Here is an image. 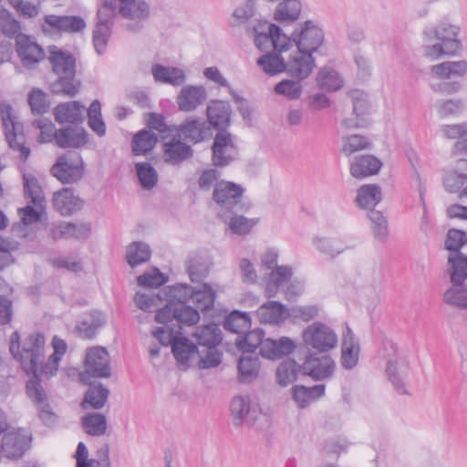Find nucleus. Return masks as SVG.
I'll return each mask as SVG.
<instances>
[{"label": "nucleus", "mask_w": 467, "mask_h": 467, "mask_svg": "<svg viewBox=\"0 0 467 467\" xmlns=\"http://www.w3.org/2000/svg\"><path fill=\"white\" fill-rule=\"evenodd\" d=\"M192 337L200 348L199 368L207 369L219 366L222 362V352L217 347L223 341L220 327L214 323L198 327Z\"/></svg>", "instance_id": "obj_1"}, {"label": "nucleus", "mask_w": 467, "mask_h": 467, "mask_svg": "<svg viewBox=\"0 0 467 467\" xmlns=\"http://www.w3.org/2000/svg\"><path fill=\"white\" fill-rule=\"evenodd\" d=\"M424 34L431 40H440L441 44L425 47V55L437 58L441 55H454L461 48V42L457 39L458 28L447 23H441L435 29H427Z\"/></svg>", "instance_id": "obj_2"}, {"label": "nucleus", "mask_w": 467, "mask_h": 467, "mask_svg": "<svg viewBox=\"0 0 467 467\" xmlns=\"http://www.w3.org/2000/svg\"><path fill=\"white\" fill-rule=\"evenodd\" d=\"M49 225L45 194L37 180L31 177V235L46 237Z\"/></svg>", "instance_id": "obj_3"}, {"label": "nucleus", "mask_w": 467, "mask_h": 467, "mask_svg": "<svg viewBox=\"0 0 467 467\" xmlns=\"http://www.w3.org/2000/svg\"><path fill=\"white\" fill-rule=\"evenodd\" d=\"M0 114L9 146L18 150L21 158L26 160L29 155V149L25 146L26 138L23 133V127L16 119L15 109L7 102L2 101L0 103Z\"/></svg>", "instance_id": "obj_4"}, {"label": "nucleus", "mask_w": 467, "mask_h": 467, "mask_svg": "<svg viewBox=\"0 0 467 467\" xmlns=\"http://www.w3.org/2000/svg\"><path fill=\"white\" fill-rule=\"evenodd\" d=\"M304 343L320 353L327 352L337 345V336L327 325L314 322L303 331Z\"/></svg>", "instance_id": "obj_5"}, {"label": "nucleus", "mask_w": 467, "mask_h": 467, "mask_svg": "<svg viewBox=\"0 0 467 467\" xmlns=\"http://www.w3.org/2000/svg\"><path fill=\"white\" fill-rule=\"evenodd\" d=\"M21 27L11 13L6 9H0V30L8 36H16V53L21 59L23 67H29V36L19 34Z\"/></svg>", "instance_id": "obj_6"}, {"label": "nucleus", "mask_w": 467, "mask_h": 467, "mask_svg": "<svg viewBox=\"0 0 467 467\" xmlns=\"http://www.w3.org/2000/svg\"><path fill=\"white\" fill-rule=\"evenodd\" d=\"M117 9L118 14L127 20L126 30L133 33L143 28L144 22L150 14V5L144 0L125 1L123 4H118Z\"/></svg>", "instance_id": "obj_7"}, {"label": "nucleus", "mask_w": 467, "mask_h": 467, "mask_svg": "<svg viewBox=\"0 0 467 467\" xmlns=\"http://www.w3.org/2000/svg\"><path fill=\"white\" fill-rule=\"evenodd\" d=\"M31 402L34 405L36 418L47 427L52 428L58 421V415L49 403L47 384L33 385L31 381Z\"/></svg>", "instance_id": "obj_8"}, {"label": "nucleus", "mask_w": 467, "mask_h": 467, "mask_svg": "<svg viewBox=\"0 0 467 467\" xmlns=\"http://www.w3.org/2000/svg\"><path fill=\"white\" fill-rule=\"evenodd\" d=\"M244 188L233 182H217L213 192V200L223 210L232 211L242 202Z\"/></svg>", "instance_id": "obj_9"}, {"label": "nucleus", "mask_w": 467, "mask_h": 467, "mask_svg": "<svg viewBox=\"0 0 467 467\" xmlns=\"http://www.w3.org/2000/svg\"><path fill=\"white\" fill-rule=\"evenodd\" d=\"M293 41L296 48L312 55L323 44L324 33L311 20H307L301 26L298 32L294 31Z\"/></svg>", "instance_id": "obj_10"}, {"label": "nucleus", "mask_w": 467, "mask_h": 467, "mask_svg": "<svg viewBox=\"0 0 467 467\" xmlns=\"http://www.w3.org/2000/svg\"><path fill=\"white\" fill-rule=\"evenodd\" d=\"M391 348L394 353H396L397 346L391 345ZM410 369V361L405 355L395 354L394 358L389 359L387 363L386 372L389 379L399 394H409L406 389L405 379L409 376Z\"/></svg>", "instance_id": "obj_11"}, {"label": "nucleus", "mask_w": 467, "mask_h": 467, "mask_svg": "<svg viewBox=\"0 0 467 467\" xmlns=\"http://www.w3.org/2000/svg\"><path fill=\"white\" fill-rule=\"evenodd\" d=\"M300 368L304 375L314 380H326L334 375L336 364L329 356L318 357L317 354H309Z\"/></svg>", "instance_id": "obj_12"}, {"label": "nucleus", "mask_w": 467, "mask_h": 467, "mask_svg": "<svg viewBox=\"0 0 467 467\" xmlns=\"http://www.w3.org/2000/svg\"><path fill=\"white\" fill-rule=\"evenodd\" d=\"M85 372L94 378H109L111 368L109 355L103 347L88 349L85 359Z\"/></svg>", "instance_id": "obj_13"}, {"label": "nucleus", "mask_w": 467, "mask_h": 467, "mask_svg": "<svg viewBox=\"0 0 467 467\" xmlns=\"http://www.w3.org/2000/svg\"><path fill=\"white\" fill-rule=\"evenodd\" d=\"M175 134L184 141L196 144L208 140L212 133L206 123L199 118H188L178 126H173Z\"/></svg>", "instance_id": "obj_14"}, {"label": "nucleus", "mask_w": 467, "mask_h": 467, "mask_svg": "<svg viewBox=\"0 0 467 467\" xmlns=\"http://www.w3.org/2000/svg\"><path fill=\"white\" fill-rule=\"evenodd\" d=\"M285 63L286 73L299 80L308 78L316 67L313 56L296 47L285 57Z\"/></svg>", "instance_id": "obj_15"}, {"label": "nucleus", "mask_w": 467, "mask_h": 467, "mask_svg": "<svg viewBox=\"0 0 467 467\" xmlns=\"http://www.w3.org/2000/svg\"><path fill=\"white\" fill-rule=\"evenodd\" d=\"M207 99V90L202 85H186L182 88L176 97L180 111L192 112Z\"/></svg>", "instance_id": "obj_16"}, {"label": "nucleus", "mask_w": 467, "mask_h": 467, "mask_svg": "<svg viewBox=\"0 0 467 467\" xmlns=\"http://www.w3.org/2000/svg\"><path fill=\"white\" fill-rule=\"evenodd\" d=\"M51 174L64 184L73 183L83 176L82 163L74 162L67 155L57 158L50 169Z\"/></svg>", "instance_id": "obj_17"}, {"label": "nucleus", "mask_w": 467, "mask_h": 467, "mask_svg": "<svg viewBox=\"0 0 467 467\" xmlns=\"http://www.w3.org/2000/svg\"><path fill=\"white\" fill-rule=\"evenodd\" d=\"M52 204L62 216H70L83 208L84 201L75 195L71 189L63 188L53 193Z\"/></svg>", "instance_id": "obj_18"}, {"label": "nucleus", "mask_w": 467, "mask_h": 467, "mask_svg": "<svg viewBox=\"0 0 467 467\" xmlns=\"http://www.w3.org/2000/svg\"><path fill=\"white\" fill-rule=\"evenodd\" d=\"M209 123L220 131H225L230 126L232 108L229 102L220 99L211 100L206 108Z\"/></svg>", "instance_id": "obj_19"}, {"label": "nucleus", "mask_w": 467, "mask_h": 467, "mask_svg": "<svg viewBox=\"0 0 467 467\" xmlns=\"http://www.w3.org/2000/svg\"><path fill=\"white\" fill-rule=\"evenodd\" d=\"M234 149L230 133L225 131L218 132L213 143V163L217 167H224L233 161L231 152Z\"/></svg>", "instance_id": "obj_20"}, {"label": "nucleus", "mask_w": 467, "mask_h": 467, "mask_svg": "<svg viewBox=\"0 0 467 467\" xmlns=\"http://www.w3.org/2000/svg\"><path fill=\"white\" fill-rule=\"evenodd\" d=\"M44 21L52 30L59 33L76 34L86 28V22L79 16L47 15Z\"/></svg>", "instance_id": "obj_21"}, {"label": "nucleus", "mask_w": 467, "mask_h": 467, "mask_svg": "<svg viewBox=\"0 0 467 467\" xmlns=\"http://www.w3.org/2000/svg\"><path fill=\"white\" fill-rule=\"evenodd\" d=\"M176 134L163 144L164 161L171 164H179L193 155L192 148L182 141Z\"/></svg>", "instance_id": "obj_22"}, {"label": "nucleus", "mask_w": 467, "mask_h": 467, "mask_svg": "<svg viewBox=\"0 0 467 467\" xmlns=\"http://www.w3.org/2000/svg\"><path fill=\"white\" fill-rule=\"evenodd\" d=\"M85 107L80 102L73 100L59 103L54 109V116L57 122L60 124L70 123L81 124L84 119Z\"/></svg>", "instance_id": "obj_23"}, {"label": "nucleus", "mask_w": 467, "mask_h": 467, "mask_svg": "<svg viewBox=\"0 0 467 467\" xmlns=\"http://www.w3.org/2000/svg\"><path fill=\"white\" fill-rule=\"evenodd\" d=\"M88 141V133L79 125L67 126L58 130L57 146L59 148L78 149Z\"/></svg>", "instance_id": "obj_24"}, {"label": "nucleus", "mask_w": 467, "mask_h": 467, "mask_svg": "<svg viewBox=\"0 0 467 467\" xmlns=\"http://www.w3.org/2000/svg\"><path fill=\"white\" fill-rule=\"evenodd\" d=\"M255 314L261 323L278 325L290 317V309L278 301H267Z\"/></svg>", "instance_id": "obj_25"}, {"label": "nucleus", "mask_w": 467, "mask_h": 467, "mask_svg": "<svg viewBox=\"0 0 467 467\" xmlns=\"http://www.w3.org/2000/svg\"><path fill=\"white\" fill-rule=\"evenodd\" d=\"M48 51V60L56 75H76V58L72 54L58 49L57 46H50Z\"/></svg>", "instance_id": "obj_26"}, {"label": "nucleus", "mask_w": 467, "mask_h": 467, "mask_svg": "<svg viewBox=\"0 0 467 467\" xmlns=\"http://www.w3.org/2000/svg\"><path fill=\"white\" fill-rule=\"evenodd\" d=\"M33 356L35 355L31 349V381H33V385L36 382L44 385V379L48 380L57 374L59 361L50 356L47 361H42V358H36Z\"/></svg>", "instance_id": "obj_27"}, {"label": "nucleus", "mask_w": 467, "mask_h": 467, "mask_svg": "<svg viewBox=\"0 0 467 467\" xmlns=\"http://www.w3.org/2000/svg\"><path fill=\"white\" fill-rule=\"evenodd\" d=\"M25 431L12 428L4 435L2 451L7 458L18 459L25 452Z\"/></svg>", "instance_id": "obj_28"}, {"label": "nucleus", "mask_w": 467, "mask_h": 467, "mask_svg": "<svg viewBox=\"0 0 467 467\" xmlns=\"http://www.w3.org/2000/svg\"><path fill=\"white\" fill-rule=\"evenodd\" d=\"M381 166V161L373 155L358 156L350 163V174L354 178L362 179L377 174Z\"/></svg>", "instance_id": "obj_29"}, {"label": "nucleus", "mask_w": 467, "mask_h": 467, "mask_svg": "<svg viewBox=\"0 0 467 467\" xmlns=\"http://www.w3.org/2000/svg\"><path fill=\"white\" fill-rule=\"evenodd\" d=\"M295 348V343L288 337H284L279 340L266 338L260 349V355L268 359H277L292 353Z\"/></svg>", "instance_id": "obj_30"}, {"label": "nucleus", "mask_w": 467, "mask_h": 467, "mask_svg": "<svg viewBox=\"0 0 467 467\" xmlns=\"http://www.w3.org/2000/svg\"><path fill=\"white\" fill-rule=\"evenodd\" d=\"M359 345L354 333L348 327L341 346V365L346 369H352L358 361Z\"/></svg>", "instance_id": "obj_31"}, {"label": "nucleus", "mask_w": 467, "mask_h": 467, "mask_svg": "<svg viewBox=\"0 0 467 467\" xmlns=\"http://www.w3.org/2000/svg\"><path fill=\"white\" fill-rule=\"evenodd\" d=\"M106 324L105 315L100 311H92L76 326L78 335L85 339L95 337L98 330Z\"/></svg>", "instance_id": "obj_32"}, {"label": "nucleus", "mask_w": 467, "mask_h": 467, "mask_svg": "<svg viewBox=\"0 0 467 467\" xmlns=\"http://www.w3.org/2000/svg\"><path fill=\"white\" fill-rule=\"evenodd\" d=\"M151 73L155 81L167 83L173 87L182 86L186 80L184 71L175 67H165L161 64H155L151 67Z\"/></svg>", "instance_id": "obj_33"}, {"label": "nucleus", "mask_w": 467, "mask_h": 467, "mask_svg": "<svg viewBox=\"0 0 467 467\" xmlns=\"http://www.w3.org/2000/svg\"><path fill=\"white\" fill-rule=\"evenodd\" d=\"M171 351L177 362L184 366V368L189 367L192 358H200V348L187 337H180L173 341Z\"/></svg>", "instance_id": "obj_34"}, {"label": "nucleus", "mask_w": 467, "mask_h": 467, "mask_svg": "<svg viewBox=\"0 0 467 467\" xmlns=\"http://www.w3.org/2000/svg\"><path fill=\"white\" fill-rule=\"evenodd\" d=\"M301 12V0H283L275 8L274 19L281 24H292L298 20Z\"/></svg>", "instance_id": "obj_35"}, {"label": "nucleus", "mask_w": 467, "mask_h": 467, "mask_svg": "<svg viewBox=\"0 0 467 467\" xmlns=\"http://www.w3.org/2000/svg\"><path fill=\"white\" fill-rule=\"evenodd\" d=\"M9 350L26 374H29V342L27 338L21 340L20 335L15 331L10 337Z\"/></svg>", "instance_id": "obj_36"}, {"label": "nucleus", "mask_w": 467, "mask_h": 467, "mask_svg": "<svg viewBox=\"0 0 467 467\" xmlns=\"http://www.w3.org/2000/svg\"><path fill=\"white\" fill-rule=\"evenodd\" d=\"M109 395V389L102 383L90 384L85 393L81 406L83 409L99 410L103 408Z\"/></svg>", "instance_id": "obj_37"}, {"label": "nucleus", "mask_w": 467, "mask_h": 467, "mask_svg": "<svg viewBox=\"0 0 467 467\" xmlns=\"http://www.w3.org/2000/svg\"><path fill=\"white\" fill-rule=\"evenodd\" d=\"M325 389L326 386L324 384H318L313 387L296 385L292 388V395L298 407L304 409L306 408L310 402L324 396Z\"/></svg>", "instance_id": "obj_38"}, {"label": "nucleus", "mask_w": 467, "mask_h": 467, "mask_svg": "<svg viewBox=\"0 0 467 467\" xmlns=\"http://www.w3.org/2000/svg\"><path fill=\"white\" fill-rule=\"evenodd\" d=\"M158 142L157 135L150 130L143 129L134 134L131 140V151L135 156L150 152Z\"/></svg>", "instance_id": "obj_39"}, {"label": "nucleus", "mask_w": 467, "mask_h": 467, "mask_svg": "<svg viewBox=\"0 0 467 467\" xmlns=\"http://www.w3.org/2000/svg\"><path fill=\"white\" fill-rule=\"evenodd\" d=\"M260 360L253 353H244L238 361L239 380L242 383H249L256 379L260 370Z\"/></svg>", "instance_id": "obj_40"}, {"label": "nucleus", "mask_w": 467, "mask_h": 467, "mask_svg": "<svg viewBox=\"0 0 467 467\" xmlns=\"http://www.w3.org/2000/svg\"><path fill=\"white\" fill-rule=\"evenodd\" d=\"M452 285L443 295V301L459 309H467V280L451 281Z\"/></svg>", "instance_id": "obj_41"}, {"label": "nucleus", "mask_w": 467, "mask_h": 467, "mask_svg": "<svg viewBox=\"0 0 467 467\" xmlns=\"http://www.w3.org/2000/svg\"><path fill=\"white\" fill-rule=\"evenodd\" d=\"M257 65L269 76L286 73L285 57L280 53L272 51L261 56L257 59Z\"/></svg>", "instance_id": "obj_42"}, {"label": "nucleus", "mask_w": 467, "mask_h": 467, "mask_svg": "<svg viewBox=\"0 0 467 467\" xmlns=\"http://www.w3.org/2000/svg\"><path fill=\"white\" fill-rule=\"evenodd\" d=\"M219 217L227 223L232 234L236 235H246L257 224L258 219H249L244 215L232 214L226 217L225 214H219Z\"/></svg>", "instance_id": "obj_43"}, {"label": "nucleus", "mask_w": 467, "mask_h": 467, "mask_svg": "<svg viewBox=\"0 0 467 467\" xmlns=\"http://www.w3.org/2000/svg\"><path fill=\"white\" fill-rule=\"evenodd\" d=\"M215 298V291L208 284H202L200 288H194L191 302L198 311L206 313L213 309Z\"/></svg>", "instance_id": "obj_44"}, {"label": "nucleus", "mask_w": 467, "mask_h": 467, "mask_svg": "<svg viewBox=\"0 0 467 467\" xmlns=\"http://www.w3.org/2000/svg\"><path fill=\"white\" fill-rule=\"evenodd\" d=\"M58 78L52 84V92L74 98L80 89L81 82L76 78V75H57Z\"/></svg>", "instance_id": "obj_45"}, {"label": "nucleus", "mask_w": 467, "mask_h": 467, "mask_svg": "<svg viewBox=\"0 0 467 467\" xmlns=\"http://www.w3.org/2000/svg\"><path fill=\"white\" fill-rule=\"evenodd\" d=\"M431 72L440 78L462 77L467 71V64L463 60L446 61L431 67Z\"/></svg>", "instance_id": "obj_46"}, {"label": "nucleus", "mask_w": 467, "mask_h": 467, "mask_svg": "<svg viewBox=\"0 0 467 467\" xmlns=\"http://www.w3.org/2000/svg\"><path fill=\"white\" fill-rule=\"evenodd\" d=\"M381 198L379 186L365 184L358 189L356 202L361 208H372L381 201Z\"/></svg>", "instance_id": "obj_47"}, {"label": "nucleus", "mask_w": 467, "mask_h": 467, "mask_svg": "<svg viewBox=\"0 0 467 467\" xmlns=\"http://www.w3.org/2000/svg\"><path fill=\"white\" fill-rule=\"evenodd\" d=\"M250 327L251 320L248 314L238 310L232 311L223 321L224 329L235 334H244Z\"/></svg>", "instance_id": "obj_48"}, {"label": "nucleus", "mask_w": 467, "mask_h": 467, "mask_svg": "<svg viewBox=\"0 0 467 467\" xmlns=\"http://www.w3.org/2000/svg\"><path fill=\"white\" fill-rule=\"evenodd\" d=\"M151 250L142 242H133L127 247L126 258L131 267L146 263L150 260Z\"/></svg>", "instance_id": "obj_49"}, {"label": "nucleus", "mask_w": 467, "mask_h": 467, "mask_svg": "<svg viewBox=\"0 0 467 467\" xmlns=\"http://www.w3.org/2000/svg\"><path fill=\"white\" fill-rule=\"evenodd\" d=\"M173 317L177 322V326H193L200 320L199 311L189 305L173 304Z\"/></svg>", "instance_id": "obj_50"}, {"label": "nucleus", "mask_w": 467, "mask_h": 467, "mask_svg": "<svg viewBox=\"0 0 467 467\" xmlns=\"http://www.w3.org/2000/svg\"><path fill=\"white\" fill-rule=\"evenodd\" d=\"M319 88L327 91H337L343 87V79L334 69L324 67L317 75Z\"/></svg>", "instance_id": "obj_51"}, {"label": "nucleus", "mask_w": 467, "mask_h": 467, "mask_svg": "<svg viewBox=\"0 0 467 467\" xmlns=\"http://www.w3.org/2000/svg\"><path fill=\"white\" fill-rule=\"evenodd\" d=\"M299 366L294 359H285L282 361L276 369V380L282 387L293 383L296 378L298 371H301Z\"/></svg>", "instance_id": "obj_52"}, {"label": "nucleus", "mask_w": 467, "mask_h": 467, "mask_svg": "<svg viewBox=\"0 0 467 467\" xmlns=\"http://www.w3.org/2000/svg\"><path fill=\"white\" fill-rule=\"evenodd\" d=\"M244 334L242 339L236 340V346L240 350L244 353H254L257 348L261 349L265 341V332L262 329L256 328Z\"/></svg>", "instance_id": "obj_53"}, {"label": "nucleus", "mask_w": 467, "mask_h": 467, "mask_svg": "<svg viewBox=\"0 0 467 467\" xmlns=\"http://www.w3.org/2000/svg\"><path fill=\"white\" fill-rule=\"evenodd\" d=\"M82 426L88 435L101 436L107 430L106 417L99 413H90L82 418Z\"/></svg>", "instance_id": "obj_54"}, {"label": "nucleus", "mask_w": 467, "mask_h": 467, "mask_svg": "<svg viewBox=\"0 0 467 467\" xmlns=\"http://www.w3.org/2000/svg\"><path fill=\"white\" fill-rule=\"evenodd\" d=\"M448 263L450 265L451 281L467 280V255H464L462 253L450 254Z\"/></svg>", "instance_id": "obj_55"}, {"label": "nucleus", "mask_w": 467, "mask_h": 467, "mask_svg": "<svg viewBox=\"0 0 467 467\" xmlns=\"http://www.w3.org/2000/svg\"><path fill=\"white\" fill-rule=\"evenodd\" d=\"M298 78L283 79L275 86V92L282 95L290 100L297 99L302 94V85Z\"/></svg>", "instance_id": "obj_56"}, {"label": "nucleus", "mask_w": 467, "mask_h": 467, "mask_svg": "<svg viewBox=\"0 0 467 467\" xmlns=\"http://www.w3.org/2000/svg\"><path fill=\"white\" fill-rule=\"evenodd\" d=\"M371 141L362 135H349L343 139L342 152L346 156H350L357 151L370 149Z\"/></svg>", "instance_id": "obj_57"}, {"label": "nucleus", "mask_w": 467, "mask_h": 467, "mask_svg": "<svg viewBox=\"0 0 467 467\" xmlns=\"http://www.w3.org/2000/svg\"><path fill=\"white\" fill-rule=\"evenodd\" d=\"M368 217L372 223L371 229L374 237L380 243L386 242L389 235L387 219L382 215L380 212L374 209H371V211L368 213Z\"/></svg>", "instance_id": "obj_58"}, {"label": "nucleus", "mask_w": 467, "mask_h": 467, "mask_svg": "<svg viewBox=\"0 0 467 467\" xmlns=\"http://www.w3.org/2000/svg\"><path fill=\"white\" fill-rule=\"evenodd\" d=\"M135 169L143 189L150 190L157 184V171L150 163L139 162L135 165Z\"/></svg>", "instance_id": "obj_59"}, {"label": "nucleus", "mask_w": 467, "mask_h": 467, "mask_svg": "<svg viewBox=\"0 0 467 467\" xmlns=\"http://www.w3.org/2000/svg\"><path fill=\"white\" fill-rule=\"evenodd\" d=\"M230 410L234 419V424L240 426L250 411L249 398L244 396L234 397L231 401Z\"/></svg>", "instance_id": "obj_60"}, {"label": "nucleus", "mask_w": 467, "mask_h": 467, "mask_svg": "<svg viewBox=\"0 0 467 467\" xmlns=\"http://www.w3.org/2000/svg\"><path fill=\"white\" fill-rule=\"evenodd\" d=\"M271 28L274 32L273 51L285 55L295 45L293 35L291 37H288L275 24H271Z\"/></svg>", "instance_id": "obj_61"}, {"label": "nucleus", "mask_w": 467, "mask_h": 467, "mask_svg": "<svg viewBox=\"0 0 467 467\" xmlns=\"http://www.w3.org/2000/svg\"><path fill=\"white\" fill-rule=\"evenodd\" d=\"M181 326H165L163 327H158L152 332V335L163 346L171 345L172 347L173 341L179 339L181 332Z\"/></svg>", "instance_id": "obj_62"}, {"label": "nucleus", "mask_w": 467, "mask_h": 467, "mask_svg": "<svg viewBox=\"0 0 467 467\" xmlns=\"http://www.w3.org/2000/svg\"><path fill=\"white\" fill-rule=\"evenodd\" d=\"M67 239H87L91 232L90 223H69L64 222Z\"/></svg>", "instance_id": "obj_63"}, {"label": "nucleus", "mask_w": 467, "mask_h": 467, "mask_svg": "<svg viewBox=\"0 0 467 467\" xmlns=\"http://www.w3.org/2000/svg\"><path fill=\"white\" fill-rule=\"evenodd\" d=\"M194 287L186 284H177L170 289V297L172 304L190 303Z\"/></svg>", "instance_id": "obj_64"}]
</instances>
